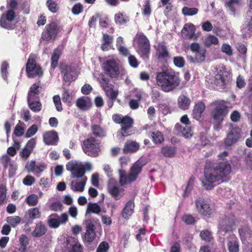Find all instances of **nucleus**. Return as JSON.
<instances>
[{
    "label": "nucleus",
    "mask_w": 252,
    "mask_h": 252,
    "mask_svg": "<svg viewBox=\"0 0 252 252\" xmlns=\"http://www.w3.org/2000/svg\"><path fill=\"white\" fill-rule=\"evenodd\" d=\"M231 167L227 161H207L204 168V179L202 184L207 189H211L219 184L222 179L228 175Z\"/></svg>",
    "instance_id": "f257e3e1"
},
{
    "label": "nucleus",
    "mask_w": 252,
    "mask_h": 252,
    "mask_svg": "<svg viewBox=\"0 0 252 252\" xmlns=\"http://www.w3.org/2000/svg\"><path fill=\"white\" fill-rule=\"evenodd\" d=\"M156 79L158 86L165 93L171 92L176 89L181 82L178 74L172 70L157 73Z\"/></svg>",
    "instance_id": "f03ea898"
},
{
    "label": "nucleus",
    "mask_w": 252,
    "mask_h": 252,
    "mask_svg": "<svg viewBox=\"0 0 252 252\" xmlns=\"http://www.w3.org/2000/svg\"><path fill=\"white\" fill-rule=\"evenodd\" d=\"M147 163L145 158H141L131 167L129 173L127 175L125 170H119V183L121 185L131 183L136 180L138 175L141 172L143 167Z\"/></svg>",
    "instance_id": "7ed1b4c3"
},
{
    "label": "nucleus",
    "mask_w": 252,
    "mask_h": 252,
    "mask_svg": "<svg viewBox=\"0 0 252 252\" xmlns=\"http://www.w3.org/2000/svg\"><path fill=\"white\" fill-rule=\"evenodd\" d=\"M66 169L71 173L73 178H82L80 182H77L72 189L74 191L82 192L87 181V178L84 176L85 170L81 164L75 163L73 160L69 161L66 165Z\"/></svg>",
    "instance_id": "20e7f679"
},
{
    "label": "nucleus",
    "mask_w": 252,
    "mask_h": 252,
    "mask_svg": "<svg viewBox=\"0 0 252 252\" xmlns=\"http://www.w3.org/2000/svg\"><path fill=\"white\" fill-rule=\"evenodd\" d=\"M104 74L108 75L111 78H122L126 74V70L120 65L119 63L113 58L104 59L101 64Z\"/></svg>",
    "instance_id": "39448f33"
},
{
    "label": "nucleus",
    "mask_w": 252,
    "mask_h": 252,
    "mask_svg": "<svg viewBox=\"0 0 252 252\" xmlns=\"http://www.w3.org/2000/svg\"><path fill=\"white\" fill-rule=\"evenodd\" d=\"M235 223L236 219L233 214H229L221 217L218 224V234L219 238L223 240L226 234L232 231Z\"/></svg>",
    "instance_id": "423d86ee"
},
{
    "label": "nucleus",
    "mask_w": 252,
    "mask_h": 252,
    "mask_svg": "<svg viewBox=\"0 0 252 252\" xmlns=\"http://www.w3.org/2000/svg\"><path fill=\"white\" fill-rule=\"evenodd\" d=\"M83 149L87 155L95 157L101 150L100 142L95 137L91 136L83 141Z\"/></svg>",
    "instance_id": "0eeeda50"
},
{
    "label": "nucleus",
    "mask_w": 252,
    "mask_h": 252,
    "mask_svg": "<svg viewBox=\"0 0 252 252\" xmlns=\"http://www.w3.org/2000/svg\"><path fill=\"white\" fill-rule=\"evenodd\" d=\"M214 104L215 107L211 112V116L215 123L220 125L228 113V107L221 101H216Z\"/></svg>",
    "instance_id": "6e6552de"
},
{
    "label": "nucleus",
    "mask_w": 252,
    "mask_h": 252,
    "mask_svg": "<svg viewBox=\"0 0 252 252\" xmlns=\"http://www.w3.org/2000/svg\"><path fill=\"white\" fill-rule=\"evenodd\" d=\"M134 40L137 44V51L144 59L149 57L150 44L148 39L143 33L137 34Z\"/></svg>",
    "instance_id": "1a4fd4ad"
},
{
    "label": "nucleus",
    "mask_w": 252,
    "mask_h": 252,
    "mask_svg": "<svg viewBox=\"0 0 252 252\" xmlns=\"http://www.w3.org/2000/svg\"><path fill=\"white\" fill-rule=\"evenodd\" d=\"M98 80L107 96L112 100L115 99L118 95V93L113 89V85L110 83V79L101 73Z\"/></svg>",
    "instance_id": "9d476101"
},
{
    "label": "nucleus",
    "mask_w": 252,
    "mask_h": 252,
    "mask_svg": "<svg viewBox=\"0 0 252 252\" xmlns=\"http://www.w3.org/2000/svg\"><path fill=\"white\" fill-rule=\"evenodd\" d=\"M113 121L117 124H121L122 128L119 132L123 136H127L129 135L126 130L132 126L133 120L129 116H123L122 115L114 114L112 116Z\"/></svg>",
    "instance_id": "9b49d317"
},
{
    "label": "nucleus",
    "mask_w": 252,
    "mask_h": 252,
    "mask_svg": "<svg viewBox=\"0 0 252 252\" xmlns=\"http://www.w3.org/2000/svg\"><path fill=\"white\" fill-rule=\"evenodd\" d=\"M60 71L63 74V80L71 82L74 81L78 76V72L74 66L61 63L59 65Z\"/></svg>",
    "instance_id": "f8f14e48"
},
{
    "label": "nucleus",
    "mask_w": 252,
    "mask_h": 252,
    "mask_svg": "<svg viewBox=\"0 0 252 252\" xmlns=\"http://www.w3.org/2000/svg\"><path fill=\"white\" fill-rule=\"evenodd\" d=\"M26 72L28 77L34 78L36 76H42L43 71L41 66L37 64L35 59L29 58L26 64Z\"/></svg>",
    "instance_id": "ddd939ff"
},
{
    "label": "nucleus",
    "mask_w": 252,
    "mask_h": 252,
    "mask_svg": "<svg viewBox=\"0 0 252 252\" xmlns=\"http://www.w3.org/2000/svg\"><path fill=\"white\" fill-rule=\"evenodd\" d=\"M61 30V28L56 23L52 22L46 25L45 30L42 32V38L47 41L54 39Z\"/></svg>",
    "instance_id": "4468645a"
},
{
    "label": "nucleus",
    "mask_w": 252,
    "mask_h": 252,
    "mask_svg": "<svg viewBox=\"0 0 252 252\" xmlns=\"http://www.w3.org/2000/svg\"><path fill=\"white\" fill-rule=\"evenodd\" d=\"M68 215L66 213L62 214L60 216L54 213L49 217L48 223L49 226L53 228H58L60 224H65L68 220Z\"/></svg>",
    "instance_id": "2eb2a0df"
},
{
    "label": "nucleus",
    "mask_w": 252,
    "mask_h": 252,
    "mask_svg": "<svg viewBox=\"0 0 252 252\" xmlns=\"http://www.w3.org/2000/svg\"><path fill=\"white\" fill-rule=\"evenodd\" d=\"M196 207L198 212L201 215L209 217L213 214V210L210 205L203 198L196 199L195 201Z\"/></svg>",
    "instance_id": "dca6fc26"
},
{
    "label": "nucleus",
    "mask_w": 252,
    "mask_h": 252,
    "mask_svg": "<svg viewBox=\"0 0 252 252\" xmlns=\"http://www.w3.org/2000/svg\"><path fill=\"white\" fill-rule=\"evenodd\" d=\"M240 129L239 127H233L228 133L224 140V144L227 146H230L236 143L241 137Z\"/></svg>",
    "instance_id": "f3484780"
},
{
    "label": "nucleus",
    "mask_w": 252,
    "mask_h": 252,
    "mask_svg": "<svg viewBox=\"0 0 252 252\" xmlns=\"http://www.w3.org/2000/svg\"><path fill=\"white\" fill-rule=\"evenodd\" d=\"M46 168V165L44 163L36 162L34 160L28 162L26 166V169L28 173L32 172L37 176Z\"/></svg>",
    "instance_id": "a211bd4d"
},
{
    "label": "nucleus",
    "mask_w": 252,
    "mask_h": 252,
    "mask_svg": "<svg viewBox=\"0 0 252 252\" xmlns=\"http://www.w3.org/2000/svg\"><path fill=\"white\" fill-rule=\"evenodd\" d=\"M195 28L192 24H186L181 31L182 37L184 39H196L197 36L195 34Z\"/></svg>",
    "instance_id": "6ab92c4d"
},
{
    "label": "nucleus",
    "mask_w": 252,
    "mask_h": 252,
    "mask_svg": "<svg viewBox=\"0 0 252 252\" xmlns=\"http://www.w3.org/2000/svg\"><path fill=\"white\" fill-rule=\"evenodd\" d=\"M107 189L110 194L115 199L117 200L120 198L119 197L120 194V189L117 181L111 178L108 181Z\"/></svg>",
    "instance_id": "aec40b11"
},
{
    "label": "nucleus",
    "mask_w": 252,
    "mask_h": 252,
    "mask_svg": "<svg viewBox=\"0 0 252 252\" xmlns=\"http://www.w3.org/2000/svg\"><path fill=\"white\" fill-rule=\"evenodd\" d=\"M58 140V133L54 131L47 132L43 135V141L46 145H56Z\"/></svg>",
    "instance_id": "412c9836"
},
{
    "label": "nucleus",
    "mask_w": 252,
    "mask_h": 252,
    "mask_svg": "<svg viewBox=\"0 0 252 252\" xmlns=\"http://www.w3.org/2000/svg\"><path fill=\"white\" fill-rule=\"evenodd\" d=\"M157 55L158 60L160 61H166L170 57L167 47L163 44L158 46Z\"/></svg>",
    "instance_id": "4be33fe9"
},
{
    "label": "nucleus",
    "mask_w": 252,
    "mask_h": 252,
    "mask_svg": "<svg viewBox=\"0 0 252 252\" xmlns=\"http://www.w3.org/2000/svg\"><path fill=\"white\" fill-rule=\"evenodd\" d=\"M134 203L133 201L129 200L125 205L122 212L123 218L128 220L134 212Z\"/></svg>",
    "instance_id": "5701e85b"
},
{
    "label": "nucleus",
    "mask_w": 252,
    "mask_h": 252,
    "mask_svg": "<svg viewBox=\"0 0 252 252\" xmlns=\"http://www.w3.org/2000/svg\"><path fill=\"white\" fill-rule=\"evenodd\" d=\"M227 247L229 252H238L239 245L237 239L233 235H230L227 237Z\"/></svg>",
    "instance_id": "b1692460"
},
{
    "label": "nucleus",
    "mask_w": 252,
    "mask_h": 252,
    "mask_svg": "<svg viewBox=\"0 0 252 252\" xmlns=\"http://www.w3.org/2000/svg\"><path fill=\"white\" fill-rule=\"evenodd\" d=\"M139 145L135 141H127L124 147L125 153H131L136 152L139 149Z\"/></svg>",
    "instance_id": "393cba45"
},
{
    "label": "nucleus",
    "mask_w": 252,
    "mask_h": 252,
    "mask_svg": "<svg viewBox=\"0 0 252 252\" xmlns=\"http://www.w3.org/2000/svg\"><path fill=\"white\" fill-rule=\"evenodd\" d=\"M190 100L184 94L180 95L178 98V107L182 110H187L190 104Z\"/></svg>",
    "instance_id": "a878e982"
},
{
    "label": "nucleus",
    "mask_w": 252,
    "mask_h": 252,
    "mask_svg": "<svg viewBox=\"0 0 252 252\" xmlns=\"http://www.w3.org/2000/svg\"><path fill=\"white\" fill-rule=\"evenodd\" d=\"M61 50L57 48L54 50V51L51 56V67L53 69H54L58 65V61L61 56Z\"/></svg>",
    "instance_id": "bb28decb"
},
{
    "label": "nucleus",
    "mask_w": 252,
    "mask_h": 252,
    "mask_svg": "<svg viewBox=\"0 0 252 252\" xmlns=\"http://www.w3.org/2000/svg\"><path fill=\"white\" fill-rule=\"evenodd\" d=\"M205 108V105L202 102L196 104L194 106L193 110V118L196 120H198L201 117V114L204 111Z\"/></svg>",
    "instance_id": "cd10ccee"
},
{
    "label": "nucleus",
    "mask_w": 252,
    "mask_h": 252,
    "mask_svg": "<svg viewBox=\"0 0 252 252\" xmlns=\"http://www.w3.org/2000/svg\"><path fill=\"white\" fill-rule=\"evenodd\" d=\"M161 153L165 157L172 158L175 155L176 149L174 146H164L161 148Z\"/></svg>",
    "instance_id": "c85d7f7f"
},
{
    "label": "nucleus",
    "mask_w": 252,
    "mask_h": 252,
    "mask_svg": "<svg viewBox=\"0 0 252 252\" xmlns=\"http://www.w3.org/2000/svg\"><path fill=\"white\" fill-rule=\"evenodd\" d=\"M46 232V227L41 222L37 223L34 230L32 232L34 237H39L43 235Z\"/></svg>",
    "instance_id": "c756f323"
},
{
    "label": "nucleus",
    "mask_w": 252,
    "mask_h": 252,
    "mask_svg": "<svg viewBox=\"0 0 252 252\" xmlns=\"http://www.w3.org/2000/svg\"><path fill=\"white\" fill-rule=\"evenodd\" d=\"M96 236L95 230L86 231L83 235V241L86 245L90 244L93 242Z\"/></svg>",
    "instance_id": "7c9ffc66"
},
{
    "label": "nucleus",
    "mask_w": 252,
    "mask_h": 252,
    "mask_svg": "<svg viewBox=\"0 0 252 252\" xmlns=\"http://www.w3.org/2000/svg\"><path fill=\"white\" fill-rule=\"evenodd\" d=\"M101 208L97 203H89L87 205L86 215L90 213L99 214Z\"/></svg>",
    "instance_id": "2f4dec72"
},
{
    "label": "nucleus",
    "mask_w": 252,
    "mask_h": 252,
    "mask_svg": "<svg viewBox=\"0 0 252 252\" xmlns=\"http://www.w3.org/2000/svg\"><path fill=\"white\" fill-rule=\"evenodd\" d=\"M151 136L153 142L156 144H160L164 140L162 133L158 130L153 131L152 133Z\"/></svg>",
    "instance_id": "473e14b6"
},
{
    "label": "nucleus",
    "mask_w": 252,
    "mask_h": 252,
    "mask_svg": "<svg viewBox=\"0 0 252 252\" xmlns=\"http://www.w3.org/2000/svg\"><path fill=\"white\" fill-rule=\"evenodd\" d=\"M92 130L94 135L96 137H102L105 136L104 129L98 125H93L92 126Z\"/></svg>",
    "instance_id": "72a5a7b5"
},
{
    "label": "nucleus",
    "mask_w": 252,
    "mask_h": 252,
    "mask_svg": "<svg viewBox=\"0 0 252 252\" xmlns=\"http://www.w3.org/2000/svg\"><path fill=\"white\" fill-rule=\"evenodd\" d=\"M238 0H229L226 2L225 5L230 11L231 15L235 16L236 7L238 5Z\"/></svg>",
    "instance_id": "f704fd0d"
},
{
    "label": "nucleus",
    "mask_w": 252,
    "mask_h": 252,
    "mask_svg": "<svg viewBox=\"0 0 252 252\" xmlns=\"http://www.w3.org/2000/svg\"><path fill=\"white\" fill-rule=\"evenodd\" d=\"M28 215L30 221L32 222L34 219L40 217L41 214L39 209L37 208H31L28 211Z\"/></svg>",
    "instance_id": "c9c22d12"
},
{
    "label": "nucleus",
    "mask_w": 252,
    "mask_h": 252,
    "mask_svg": "<svg viewBox=\"0 0 252 252\" xmlns=\"http://www.w3.org/2000/svg\"><path fill=\"white\" fill-rule=\"evenodd\" d=\"M219 42L218 39L214 35L209 34L204 40V44L207 47H210L212 45L218 44Z\"/></svg>",
    "instance_id": "e433bc0d"
},
{
    "label": "nucleus",
    "mask_w": 252,
    "mask_h": 252,
    "mask_svg": "<svg viewBox=\"0 0 252 252\" xmlns=\"http://www.w3.org/2000/svg\"><path fill=\"white\" fill-rule=\"evenodd\" d=\"M29 108L34 112H38L41 110L42 104L39 100L28 102Z\"/></svg>",
    "instance_id": "4c0bfd02"
},
{
    "label": "nucleus",
    "mask_w": 252,
    "mask_h": 252,
    "mask_svg": "<svg viewBox=\"0 0 252 252\" xmlns=\"http://www.w3.org/2000/svg\"><path fill=\"white\" fill-rule=\"evenodd\" d=\"M198 12L197 8H190L185 6L182 9V13L185 16H193L196 15Z\"/></svg>",
    "instance_id": "58836bf2"
},
{
    "label": "nucleus",
    "mask_w": 252,
    "mask_h": 252,
    "mask_svg": "<svg viewBox=\"0 0 252 252\" xmlns=\"http://www.w3.org/2000/svg\"><path fill=\"white\" fill-rule=\"evenodd\" d=\"M46 5L48 9L53 13L57 12L59 9L58 4L53 0H47Z\"/></svg>",
    "instance_id": "ea45409f"
},
{
    "label": "nucleus",
    "mask_w": 252,
    "mask_h": 252,
    "mask_svg": "<svg viewBox=\"0 0 252 252\" xmlns=\"http://www.w3.org/2000/svg\"><path fill=\"white\" fill-rule=\"evenodd\" d=\"M6 187L3 185H0V205H2L7 201L6 198Z\"/></svg>",
    "instance_id": "a19ab883"
},
{
    "label": "nucleus",
    "mask_w": 252,
    "mask_h": 252,
    "mask_svg": "<svg viewBox=\"0 0 252 252\" xmlns=\"http://www.w3.org/2000/svg\"><path fill=\"white\" fill-rule=\"evenodd\" d=\"M6 221L8 223H10L11 226L15 227L21 222V219L20 217L15 216L7 217L6 218Z\"/></svg>",
    "instance_id": "79ce46f5"
},
{
    "label": "nucleus",
    "mask_w": 252,
    "mask_h": 252,
    "mask_svg": "<svg viewBox=\"0 0 252 252\" xmlns=\"http://www.w3.org/2000/svg\"><path fill=\"white\" fill-rule=\"evenodd\" d=\"M180 131L185 138H190L192 135V132L190 127L185 126H180Z\"/></svg>",
    "instance_id": "37998d69"
},
{
    "label": "nucleus",
    "mask_w": 252,
    "mask_h": 252,
    "mask_svg": "<svg viewBox=\"0 0 252 252\" xmlns=\"http://www.w3.org/2000/svg\"><path fill=\"white\" fill-rule=\"evenodd\" d=\"M76 106L82 110H87L88 109L87 102L84 97H80L77 100Z\"/></svg>",
    "instance_id": "c03bdc74"
},
{
    "label": "nucleus",
    "mask_w": 252,
    "mask_h": 252,
    "mask_svg": "<svg viewBox=\"0 0 252 252\" xmlns=\"http://www.w3.org/2000/svg\"><path fill=\"white\" fill-rule=\"evenodd\" d=\"M206 50L205 48L195 53V58L198 63L204 61Z\"/></svg>",
    "instance_id": "a18cd8bd"
},
{
    "label": "nucleus",
    "mask_w": 252,
    "mask_h": 252,
    "mask_svg": "<svg viewBox=\"0 0 252 252\" xmlns=\"http://www.w3.org/2000/svg\"><path fill=\"white\" fill-rule=\"evenodd\" d=\"M68 252H82V246L78 242L71 247H67Z\"/></svg>",
    "instance_id": "49530a36"
},
{
    "label": "nucleus",
    "mask_w": 252,
    "mask_h": 252,
    "mask_svg": "<svg viewBox=\"0 0 252 252\" xmlns=\"http://www.w3.org/2000/svg\"><path fill=\"white\" fill-rule=\"evenodd\" d=\"M26 201L29 206H35L38 202L37 197L34 194H31L26 198Z\"/></svg>",
    "instance_id": "de8ad7c7"
},
{
    "label": "nucleus",
    "mask_w": 252,
    "mask_h": 252,
    "mask_svg": "<svg viewBox=\"0 0 252 252\" xmlns=\"http://www.w3.org/2000/svg\"><path fill=\"white\" fill-rule=\"evenodd\" d=\"M175 65L178 67H183L185 65V60L181 56L175 57L173 58Z\"/></svg>",
    "instance_id": "09e8293b"
},
{
    "label": "nucleus",
    "mask_w": 252,
    "mask_h": 252,
    "mask_svg": "<svg viewBox=\"0 0 252 252\" xmlns=\"http://www.w3.org/2000/svg\"><path fill=\"white\" fill-rule=\"evenodd\" d=\"M63 205L61 202L57 201L51 203L50 206L51 210L54 211H61L63 209Z\"/></svg>",
    "instance_id": "8fccbe9b"
},
{
    "label": "nucleus",
    "mask_w": 252,
    "mask_h": 252,
    "mask_svg": "<svg viewBox=\"0 0 252 252\" xmlns=\"http://www.w3.org/2000/svg\"><path fill=\"white\" fill-rule=\"evenodd\" d=\"M53 101L58 111H61L63 110L61 98L59 95H54L53 97Z\"/></svg>",
    "instance_id": "3c124183"
},
{
    "label": "nucleus",
    "mask_w": 252,
    "mask_h": 252,
    "mask_svg": "<svg viewBox=\"0 0 252 252\" xmlns=\"http://www.w3.org/2000/svg\"><path fill=\"white\" fill-rule=\"evenodd\" d=\"M183 220L188 225L193 224L195 222V219L192 216L189 214H186L183 217Z\"/></svg>",
    "instance_id": "603ef678"
},
{
    "label": "nucleus",
    "mask_w": 252,
    "mask_h": 252,
    "mask_svg": "<svg viewBox=\"0 0 252 252\" xmlns=\"http://www.w3.org/2000/svg\"><path fill=\"white\" fill-rule=\"evenodd\" d=\"M37 126L35 125H33L29 128L26 133V137L27 138L31 137L34 135L37 131Z\"/></svg>",
    "instance_id": "864d4df0"
},
{
    "label": "nucleus",
    "mask_w": 252,
    "mask_h": 252,
    "mask_svg": "<svg viewBox=\"0 0 252 252\" xmlns=\"http://www.w3.org/2000/svg\"><path fill=\"white\" fill-rule=\"evenodd\" d=\"M194 183V180L192 178H190L188 181L187 186L184 190L183 196L186 197L188 195L190 191L191 190Z\"/></svg>",
    "instance_id": "5fc2aeb1"
},
{
    "label": "nucleus",
    "mask_w": 252,
    "mask_h": 252,
    "mask_svg": "<svg viewBox=\"0 0 252 252\" xmlns=\"http://www.w3.org/2000/svg\"><path fill=\"white\" fill-rule=\"evenodd\" d=\"M83 10V6L80 3L75 4L72 8L71 11L74 15H78Z\"/></svg>",
    "instance_id": "6e6d98bb"
},
{
    "label": "nucleus",
    "mask_w": 252,
    "mask_h": 252,
    "mask_svg": "<svg viewBox=\"0 0 252 252\" xmlns=\"http://www.w3.org/2000/svg\"><path fill=\"white\" fill-rule=\"evenodd\" d=\"M21 123L19 122L15 126L14 134L18 137L22 136L24 132V128L21 126Z\"/></svg>",
    "instance_id": "4d7b16f0"
},
{
    "label": "nucleus",
    "mask_w": 252,
    "mask_h": 252,
    "mask_svg": "<svg viewBox=\"0 0 252 252\" xmlns=\"http://www.w3.org/2000/svg\"><path fill=\"white\" fill-rule=\"evenodd\" d=\"M221 51L225 53L228 56H231L233 54V51L231 47L227 44L224 43L221 46Z\"/></svg>",
    "instance_id": "13d9d810"
},
{
    "label": "nucleus",
    "mask_w": 252,
    "mask_h": 252,
    "mask_svg": "<svg viewBox=\"0 0 252 252\" xmlns=\"http://www.w3.org/2000/svg\"><path fill=\"white\" fill-rule=\"evenodd\" d=\"M62 100L64 102L70 103L72 100V96L68 90L64 89L62 95Z\"/></svg>",
    "instance_id": "bf43d9fd"
},
{
    "label": "nucleus",
    "mask_w": 252,
    "mask_h": 252,
    "mask_svg": "<svg viewBox=\"0 0 252 252\" xmlns=\"http://www.w3.org/2000/svg\"><path fill=\"white\" fill-rule=\"evenodd\" d=\"M10 22V21H8L4 16L3 15L0 20V25L5 29H9L11 28Z\"/></svg>",
    "instance_id": "052dcab7"
},
{
    "label": "nucleus",
    "mask_w": 252,
    "mask_h": 252,
    "mask_svg": "<svg viewBox=\"0 0 252 252\" xmlns=\"http://www.w3.org/2000/svg\"><path fill=\"white\" fill-rule=\"evenodd\" d=\"M151 12V5L149 0H146L143 6L142 13L145 16H149Z\"/></svg>",
    "instance_id": "680f3d73"
},
{
    "label": "nucleus",
    "mask_w": 252,
    "mask_h": 252,
    "mask_svg": "<svg viewBox=\"0 0 252 252\" xmlns=\"http://www.w3.org/2000/svg\"><path fill=\"white\" fill-rule=\"evenodd\" d=\"M115 21L116 24L122 25L126 23V20L124 18L123 14L121 13L116 14L115 15Z\"/></svg>",
    "instance_id": "e2e57ef3"
},
{
    "label": "nucleus",
    "mask_w": 252,
    "mask_h": 252,
    "mask_svg": "<svg viewBox=\"0 0 252 252\" xmlns=\"http://www.w3.org/2000/svg\"><path fill=\"white\" fill-rule=\"evenodd\" d=\"M35 182V179L32 176L28 175L23 180V183L26 186H31Z\"/></svg>",
    "instance_id": "0e129e2a"
},
{
    "label": "nucleus",
    "mask_w": 252,
    "mask_h": 252,
    "mask_svg": "<svg viewBox=\"0 0 252 252\" xmlns=\"http://www.w3.org/2000/svg\"><path fill=\"white\" fill-rule=\"evenodd\" d=\"M128 63L130 65L134 68H136L138 66L139 63L137 59L133 55L129 56L128 58Z\"/></svg>",
    "instance_id": "69168bd1"
},
{
    "label": "nucleus",
    "mask_w": 252,
    "mask_h": 252,
    "mask_svg": "<svg viewBox=\"0 0 252 252\" xmlns=\"http://www.w3.org/2000/svg\"><path fill=\"white\" fill-rule=\"evenodd\" d=\"M200 236L201 238L206 241H210L211 239V235L210 232L208 230H202L201 231Z\"/></svg>",
    "instance_id": "338daca9"
},
{
    "label": "nucleus",
    "mask_w": 252,
    "mask_h": 252,
    "mask_svg": "<svg viewBox=\"0 0 252 252\" xmlns=\"http://www.w3.org/2000/svg\"><path fill=\"white\" fill-rule=\"evenodd\" d=\"M108 249V244L105 242H101L99 245L96 252H107Z\"/></svg>",
    "instance_id": "774afa93"
}]
</instances>
